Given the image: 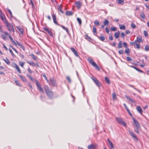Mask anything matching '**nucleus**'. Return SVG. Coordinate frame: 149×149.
Wrapping results in <instances>:
<instances>
[{"instance_id": "obj_10", "label": "nucleus", "mask_w": 149, "mask_h": 149, "mask_svg": "<svg viewBox=\"0 0 149 149\" xmlns=\"http://www.w3.org/2000/svg\"><path fill=\"white\" fill-rule=\"evenodd\" d=\"M43 29L45 31H47L49 34L50 36H52V33L50 29L47 27H44L43 28Z\"/></svg>"}, {"instance_id": "obj_12", "label": "nucleus", "mask_w": 149, "mask_h": 149, "mask_svg": "<svg viewBox=\"0 0 149 149\" xmlns=\"http://www.w3.org/2000/svg\"><path fill=\"white\" fill-rule=\"evenodd\" d=\"M52 18L53 19L54 22L57 25H58V22L56 21V15L54 14H52Z\"/></svg>"}, {"instance_id": "obj_40", "label": "nucleus", "mask_w": 149, "mask_h": 149, "mask_svg": "<svg viewBox=\"0 0 149 149\" xmlns=\"http://www.w3.org/2000/svg\"><path fill=\"white\" fill-rule=\"evenodd\" d=\"M61 26L63 28V29L65 30L67 32V33L68 32V28H66L63 25Z\"/></svg>"}, {"instance_id": "obj_57", "label": "nucleus", "mask_w": 149, "mask_h": 149, "mask_svg": "<svg viewBox=\"0 0 149 149\" xmlns=\"http://www.w3.org/2000/svg\"><path fill=\"white\" fill-rule=\"evenodd\" d=\"M109 144L111 146V148H114V147L112 143L111 142H110Z\"/></svg>"}, {"instance_id": "obj_27", "label": "nucleus", "mask_w": 149, "mask_h": 149, "mask_svg": "<svg viewBox=\"0 0 149 149\" xmlns=\"http://www.w3.org/2000/svg\"><path fill=\"white\" fill-rule=\"evenodd\" d=\"M95 146L93 145H89L88 146V149H93L95 148Z\"/></svg>"}, {"instance_id": "obj_6", "label": "nucleus", "mask_w": 149, "mask_h": 149, "mask_svg": "<svg viewBox=\"0 0 149 149\" xmlns=\"http://www.w3.org/2000/svg\"><path fill=\"white\" fill-rule=\"evenodd\" d=\"M91 79L98 86L100 87L101 86V84L96 78L94 77H91Z\"/></svg>"}, {"instance_id": "obj_47", "label": "nucleus", "mask_w": 149, "mask_h": 149, "mask_svg": "<svg viewBox=\"0 0 149 149\" xmlns=\"http://www.w3.org/2000/svg\"><path fill=\"white\" fill-rule=\"evenodd\" d=\"M120 36L122 38H124L125 36V35L123 32H122L120 33Z\"/></svg>"}, {"instance_id": "obj_18", "label": "nucleus", "mask_w": 149, "mask_h": 149, "mask_svg": "<svg viewBox=\"0 0 149 149\" xmlns=\"http://www.w3.org/2000/svg\"><path fill=\"white\" fill-rule=\"evenodd\" d=\"M120 33L119 31H118L114 33V36L116 38H118L119 37Z\"/></svg>"}, {"instance_id": "obj_56", "label": "nucleus", "mask_w": 149, "mask_h": 149, "mask_svg": "<svg viewBox=\"0 0 149 149\" xmlns=\"http://www.w3.org/2000/svg\"><path fill=\"white\" fill-rule=\"evenodd\" d=\"M124 2V0H118V2L119 4H121Z\"/></svg>"}, {"instance_id": "obj_24", "label": "nucleus", "mask_w": 149, "mask_h": 149, "mask_svg": "<svg viewBox=\"0 0 149 149\" xmlns=\"http://www.w3.org/2000/svg\"><path fill=\"white\" fill-rule=\"evenodd\" d=\"M66 14L67 15H71L73 14V13L70 11H67L66 13Z\"/></svg>"}, {"instance_id": "obj_15", "label": "nucleus", "mask_w": 149, "mask_h": 149, "mask_svg": "<svg viewBox=\"0 0 149 149\" xmlns=\"http://www.w3.org/2000/svg\"><path fill=\"white\" fill-rule=\"evenodd\" d=\"M70 49L72 50V51L73 52V53L75 55V56H76L77 57L79 56L77 54V52L73 48L71 47Z\"/></svg>"}, {"instance_id": "obj_4", "label": "nucleus", "mask_w": 149, "mask_h": 149, "mask_svg": "<svg viewBox=\"0 0 149 149\" xmlns=\"http://www.w3.org/2000/svg\"><path fill=\"white\" fill-rule=\"evenodd\" d=\"M36 84L39 90L42 93H43L44 91L43 88H42L41 85L37 80H35L34 82Z\"/></svg>"}, {"instance_id": "obj_64", "label": "nucleus", "mask_w": 149, "mask_h": 149, "mask_svg": "<svg viewBox=\"0 0 149 149\" xmlns=\"http://www.w3.org/2000/svg\"><path fill=\"white\" fill-rule=\"evenodd\" d=\"M67 79L68 80V81L69 82H71V80L70 79V77H67Z\"/></svg>"}, {"instance_id": "obj_34", "label": "nucleus", "mask_w": 149, "mask_h": 149, "mask_svg": "<svg viewBox=\"0 0 149 149\" xmlns=\"http://www.w3.org/2000/svg\"><path fill=\"white\" fill-rule=\"evenodd\" d=\"M111 29L113 31H116L117 30V28L115 27L112 26L111 27Z\"/></svg>"}, {"instance_id": "obj_44", "label": "nucleus", "mask_w": 149, "mask_h": 149, "mask_svg": "<svg viewBox=\"0 0 149 149\" xmlns=\"http://www.w3.org/2000/svg\"><path fill=\"white\" fill-rule=\"evenodd\" d=\"M77 21H78V22H79V24L80 25H81V19L79 18H77Z\"/></svg>"}, {"instance_id": "obj_61", "label": "nucleus", "mask_w": 149, "mask_h": 149, "mask_svg": "<svg viewBox=\"0 0 149 149\" xmlns=\"http://www.w3.org/2000/svg\"><path fill=\"white\" fill-rule=\"evenodd\" d=\"M125 97L126 98V99L128 100L129 101L131 99V98L126 95H125Z\"/></svg>"}, {"instance_id": "obj_16", "label": "nucleus", "mask_w": 149, "mask_h": 149, "mask_svg": "<svg viewBox=\"0 0 149 149\" xmlns=\"http://www.w3.org/2000/svg\"><path fill=\"white\" fill-rule=\"evenodd\" d=\"M136 109L137 111L141 114L142 113V109L140 106H137L136 107Z\"/></svg>"}, {"instance_id": "obj_32", "label": "nucleus", "mask_w": 149, "mask_h": 149, "mask_svg": "<svg viewBox=\"0 0 149 149\" xmlns=\"http://www.w3.org/2000/svg\"><path fill=\"white\" fill-rule=\"evenodd\" d=\"M112 97L113 100H115L116 99V95L115 93H113L112 94Z\"/></svg>"}, {"instance_id": "obj_62", "label": "nucleus", "mask_w": 149, "mask_h": 149, "mask_svg": "<svg viewBox=\"0 0 149 149\" xmlns=\"http://www.w3.org/2000/svg\"><path fill=\"white\" fill-rule=\"evenodd\" d=\"M2 37L3 38V39L4 40L6 39V37L3 34H1V35Z\"/></svg>"}, {"instance_id": "obj_39", "label": "nucleus", "mask_w": 149, "mask_h": 149, "mask_svg": "<svg viewBox=\"0 0 149 149\" xmlns=\"http://www.w3.org/2000/svg\"><path fill=\"white\" fill-rule=\"evenodd\" d=\"M145 49L146 51H148L149 50V45H146L145 47Z\"/></svg>"}, {"instance_id": "obj_55", "label": "nucleus", "mask_w": 149, "mask_h": 149, "mask_svg": "<svg viewBox=\"0 0 149 149\" xmlns=\"http://www.w3.org/2000/svg\"><path fill=\"white\" fill-rule=\"evenodd\" d=\"M43 77L45 78V79L46 80V81H47V82H48V80L47 78V77L45 74H43Z\"/></svg>"}, {"instance_id": "obj_28", "label": "nucleus", "mask_w": 149, "mask_h": 149, "mask_svg": "<svg viewBox=\"0 0 149 149\" xmlns=\"http://www.w3.org/2000/svg\"><path fill=\"white\" fill-rule=\"evenodd\" d=\"M109 23V21L108 20L105 19L103 22L104 26H105L107 25Z\"/></svg>"}, {"instance_id": "obj_20", "label": "nucleus", "mask_w": 149, "mask_h": 149, "mask_svg": "<svg viewBox=\"0 0 149 149\" xmlns=\"http://www.w3.org/2000/svg\"><path fill=\"white\" fill-rule=\"evenodd\" d=\"M3 60L7 64L9 65L10 64V62L7 58H6L5 59L3 58Z\"/></svg>"}, {"instance_id": "obj_3", "label": "nucleus", "mask_w": 149, "mask_h": 149, "mask_svg": "<svg viewBox=\"0 0 149 149\" xmlns=\"http://www.w3.org/2000/svg\"><path fill=\"white\" fill-rule=\"evenodd\" d=\"M88 60L89 63L91 64L92 66L98 70H100V69L98 66L94 62L93 60L91 58H89L88 59Z\"/></svg>"}, {"instance_id": "obj_9", "label": "nucleus", "mask_w": 149, "mask_h": 149, "mask_svg": "<svg viewBox=\"0 0 149 149\" xmlns=\"http://www.w3.org/2000/svg\"><path fill=\"white\" fill-rule=\"evenodd\" d=\"M13 44L16 47L19 46L23 50L24 49V47L19 42H18L17 41H15V43Z\"/></svg>"}, {"instance_id": "obj_7", "label": "nucleus", "mask_w": 149, "mask_h": 149, "mask_svg": "<svg viewBox=\"0 0 149 149\" xmlns=\"http://www.w3.org/2000/svg\"><path fill=\"white\" fill-rule=\"evenodd\" d=\"M133 123L135 126L136 127L138 128H140L141 126L138 122L134 118H132Z\"/></svg>"}, {"instance_id": "obj_35", "label": "nucleus", "mask_w": 149, "mask_h": 149, "mask_svg": "<svg viewBox=\"0 0 149 149\" xmlns=\"http://www.w3.org/2000/svg\"><path fill=\"white\" fill-rule=\"evenodd\" d=\"M129 49L128 48L126 47L125 50V52L127 54H129Z\"/></svg>"}, {"instance_id": "obj_51", "label": "nucleus", "mask_w": 149, "mask_h": 149, "mask_svg": "<svg viewBox=\"0 0 149 149\" xmlns=\"http://www.w3.org/2000/svg\"><path fill=\"white\" fill-rule=\"evenodd\" d=\"M15 83L16 84L19 86H20V84L19 83V82L17 80H15Z\"/></svg>"}, {"instance_id": "obj_23", "label": "nucleus", "mask_w": 149, "mask_h": 149, "mask_svg": "<svg viewBox=\"0 0 149 149\" xmlns=\"http://www.w3.org/2000/svg\"><path fill=\"white\" fill-rule=\"evenodd\" d=\"M19 77L23 81H26V80L25 79V77H23L22 75H19Z\"/></svg>"}, {"instance_id": "obj_26", "label": "nucleus", "mask_w": 149, "mask_h": 149, "mask_svg": "<svg viewBox=\"0 0 149 149\" xmlns=\"http://www.w3.org/2000/svg\"><path fill=\"white\" fill-rule=\"evenodd\" d=\"M27 77H29L33 83L35 82V80H36L34 79L29 74H27Z\"/></svg>"}, {"instance_id": "obj_58", "label": "nucleus", "mask_w": 149, "mask_h": 149, "mask_svg": "<svg viewBox=\"0 0 149 149\" xmlns=\"http://www.w3.org/2000/svg\"><path fill=\"white\" fill-rule=\"evenodd\" d=\"M9 50L10 52V53L12 54V55L13 56H14V54L12 50L10 49H9Z\"/></svg>"}, {"instance_id": "obj_2", "label": "nucleus", "mask_w": 149, "mask_h": 149, "mask_svg": "<svg viewBox=\"0 0 149 149\" xmlns=\"http://www.w3.org/2000/svg\"><path fill=\"white\" fill-rule=\"evenodd\" d=\"M116 120L118 124L121 125L124 127L126 126V123L122 118H116Z\"/></svg>"}, {"instance_id": "obj_33", "label": "nucleus", "mask_w": 149, "mask_h": 149, "mask_svg": "<svg viewBox=\"0 0 149 149\" xmlns=\"http://www.w3.org/2000/svg\"><path fill=\"white\" fill-rule=\"evenodd\" d=\"M140 16L143 19H144L145 17V16L144 14V13L143 12L141 13L140 14Z\"/></svg>"}, {"instance_id": "obj_52", "label": "nucleus", "mask_w": 149, "mask_h": 149, "mask_svg": "<svg viewBox=\"0 0 149 149\" xmlns=\"http://www.w3.org/2000/svg\"><path fill=\"white\" fill-rule=\"evenodd\" d=\"M136 43V41H135V40L134 42H131L130 43V44L131 45H135V44Z\"/></svg>"}, {"instance_id": "obj_11", "label": "nucleus", "mask_w": 149, "mask_h": 149, "mask_svg": "<svg viewBox=\"0 0 149 149\" xmlns=\"http://www.w3.org/2000/svg\"><path fill=\"white\" fill-rule=\"evenodd\" d=\"M128 131L130 133V134L133 138V139H134L135 140H138V139L134 133L131 131L130 130H128Z\"/></svg>"}, {"instance_id": "obj_38", "label": "nucleus", "mask_w": 149, "mask_h": 149, "mask_svg": "<svg viewBox=\"0 0 149 149\" xmlns=\"http://www.w3.org/2000/svg\"><path fill=\"white\" fill-rule=\"evenodd\" d=\"M9 38H10V40H11V42L13 43H15V41H14V40H13V38H12L11 36H10V35H9Z\"/></svg>"}, {"instance_id": "obj_59", "label": "nucleus", "mask_w": 149, "mask_h": 149, "mask_svg": "<svg viewBox=\"0 0 149 149\" xmlns=\"http://www.w3.org/2000/svg\"><path fill=\"white\" fill-rule=\"evenodd\" d=\"M62 8V7H61V6H60L59 7H58V10H60V11L61 13H63V11L61 10V9Z\"/></svg>"}, {"instance_id": "obj_63", "label": "nucleus", "mask_w": 149, "mask_h": 149, "mask_svg": "<svg viewBox=\"0 0 149 149\" xmlns=\"http://www.w3.org/2000/svg\"><path fill=\"white\" fill-rule=\"evenodd\" d=\"M8 12H9V14L11 16H12V12L9 9H7Z\"/></svg>"}, {"instance_id": "obj_22", "label": "nucleus", "mask_w": 149, "mask_h": 149, "mask_svg": "<svg viewBox=\"0 0 149 149\" xmlns=\"http://www.w3.org/2000/svg\"><path fill=\"white\" fill-rule=\"evenodd\" d=\"M27 63H28L30 65L32 66H35L36 65L35 64L33 61L30 62L27 61Z\"/></svg>"}, {"instance_id": "obj_19", "label": "nucleus", "mask_w": 149, "mask_h": 149, "mask_svg": "<svg viewBox=\"0 0 149 149\" xmlns=\"http://www.w3.org/2000/svg\"><path fill=\"white\" fill-rule=\"evenodd\" d=\"M16 28L18 29V30L20 32L22 33H23V31L22 29L21 28V27L20 26H17L16 27Z\"/></svg>"}, {"instance_id": "obj_60", "label": "nucleus", "mask_w": 149, "mask_h": 149, "mask_svg": "<svg viewBox=\"0 0 149 149\" xmlns=\"http://www.w3.org/2000/svg\"><path fill=\"white\" fill-rule=\"evenodd\" d=\"M119 53L120 54H122L123 53V50L122 49H120L118 51Z\"/></svg>"}, {"instance_id": "obj_17", "label": "nucleus", "mask_w": 149, "mask_h": 149, "mask_svg": "<svg viewBox=\"0 0 149 149\" xmlns=\"http://www.w3.org/2000/svg\"><path fill=\"white\" fill-rule=\"evenodd\" d=\"M0 16L1 19L3 21L4 20L5 22V20L6 19L4 15L2 13L0 14Z\"/></svg>"}, {"instance_id": "obj_14", "label": "nucleus", "mask_w": 149, "mask_h": 149, "mask_svg": "<svg viewBox=\"0 0 149 149\" xmlns=\"http://www.w3.org/2000/svg\"><path fill=\"white\" fill-rule=\"evenodd\" d=\"M135 41H136V43L137 42H138L139 43L142 42V37L140 36L137 37V39L135 40Z\"/></svg>"}, {"instance_id": "obj_36", "label": "nucleus", "mask_w": 149, "mask_h": 149, "mask_svg": "<svg viewBox=\"0 0 149 149\" xmlns=\"http://www.w3.org/2000/svg\"><path fill=\"white\" fill-rule=\"evenodd\" d=\"M93 32L95 33H97L96 29V27L94 26L93 27Z\"/></svg>"}, {"instance_id": "obj_30", "label": "nucleus", "mask_w": 149, "mask_h": 149, "mask_svg": "<svg viewBox=\"0 0 149 149\" xmlns=\"http://www.w3.org/2000/svg\"><path fill=\"white\" fill-rule=\"evenodd\" d=\"M105 79L106 82L109 84L110 83V81L109 80L108 78L107 77H105Z\"/></svg>"}, {"instance_id": "obj_53", "label": "nucleus", "mask_w": 149, "mask_h": 149, "mask_svg": "<svg viewBox=\"0 0 149 149\" xmlns=\"http://www.w3.org/2000/svg\"><path fill=\"white\" fill-rule=\"evenodd\" d=\"M106 31L107 33H109V29L108 27H106L105 28Z\"/></svg>"}, {"instance_id": "obj_41", "label": "nucleus", "mask_w": 149, "mask_h": 149, "mask_svg": "<svg viewBox=\"0 0 149 149\" xmlns=\"http://www.w3.org/2000/svg\"><path fill=\"white\" fill-rule=\"evenodd\" d=\"M94 23L95 25H99V22L97 20H95L94 22Z\"/></svg>"}, {"instance_id": "obj_31", "label": "nucleus", "mask_w": 149, "mask_h": 149, "mask_svg": "<svg viewBox=\"0 0 149 149\" xmlns=\"http://www.w3.org/2000/svg\"><path fill=\"white\" fill-rule=\"evenodd\" d=\"M140 128H137V127H136L134 129V131L136 132V133H137L138 134H139V130L140 129Z\"/></svg>"}, {"instance_id": "obj_49", "label": "nucleus", "mask_w": 149, "mask_h": 149, "mask_svg": "<svg viewBox=\"0 0 149 149\" xmlns=\"http://www.w3.org/2000/svg\"><path fill=\"white\" fill-rule=\"evenodd\" d=\"M131 26L133 28H135L136 27V25L134 23H132L131 24Z\"/></svg>"}, {"instance_id": "obj_50", "label": "nucleus", "mask_w": 149, "mask_h": 149, "mask_svg": "<svg viewBox=\"0 0 149 149\" xmlns=\"http://www.w3.org/2000/svg\"><path fill=\"white\" fill-rule=\"evenodd\" d=\"M136 45V47L138 49H139L140 48V45L138 43H136L135 44Z\"/></svg>"}, {"instance_id": "obj_37", "label": "nucleus", "mask_w": 149, "mask_h": 149, "mask_svg": "<svg viewBox=\"0 0 149 149\" xmlns=\"http://www.w3.org/2000/svg\"><path fill=\"white\" fill-rule=\"evenodd\" d=\"M122 47V42L121 41H120L119 42L118 47L119 49L121 48Z\"/></svg>"}, {"instance_id": "obj_48", "label": "nucleus", "mask_w": 149, "mask_h": 149, "mask_svg": "<svg viewBox=\"0 0 149 149\" xmlns=\"http://www.w3.org/2000/svg\"><path fill=\"white\" fill-rule=\"evenodd\" d=\"M127 60L128 61H132V59L129 57H127L126 58Z\"/></svg>"}, {"instance_id": "obj_8", "label": "nucleus", "mask_w": 149, "mask_h": 149, "mask_svg": "<svg viewBox=\"0 0 149 149\" xmlns=\"http://www.w3.org/2000/svg\"><path fill=\"white\" fill-rule=\"evenodd\" d=\"M49 85H52L53 86H56V83L55 81L52 78L48 80V82H47Z\"/></svg>"}, {"instance_id": "obj_25", "label": "nucleus", "mask_w": 149, "mask_h": 149, "mask_svg": "<svg viewBox=\"0 0 149 149\" xmlns=\"http://www.w3.org/2000/svg\"><path fill=\"white\" fill-rule=\"evenodd\" d=\"M120 29L121 30H124L125 28V26L124 25L119 24V25Z\"/></svg>"}, {"instance_id": "obj_5", "label": "nucleus", "mask_w": 149, "mask_h": 149, "mask_svg": "<svg viewBox=\"0 0 149 149\" xmlns=\"http://www.w3.org/2000/svg\"><path fill=\"white\" fill-rule=\"evenodd\" d=\"M5 23L6 24L8 30L10 31H12V29L14 30L13 26L12 25H10L7 20H5Z\"/></svg>"}, {"instance_id": "obj_45", "label": "nucleus", "mask_w": 149, "mask_h": 149, "mask_svg": "<svg viewBox=\"0 0 149 149\" xmlns=\"http://www.w3.org/2000/svg\"><path fill=\"white\" fill-rule=\"evenodd\" d=\"M99 38L100 39V40L102 41H104L105 40V38L103 36H102L100 37H99Z\"/></svg>"}, {"instance_id": "obj_43", "label": "nucleus", "mask_w": 149, "mask_h": 149, "mask_svg": "<svg viewBox=\"0 0 149 149\" xmlns=\"http://www.w3.org/2000/svg\"><path fill=\"white\" fill-rule=\"evenodd\" d=\"M20 65L22 67H23L24 65V63L23 62H19Z\"/></svg>"}, {"instance_id": "obj_46", "label": "nucleus", "mask_w": 149, "mask_h": 149, "mask_svg": "<svg viewBox=\"0 0 149 149\" xmlns=\"http://www.w3.org/2000/svg\"><path fill=\"white\" fill-rule=\"evenodd\" d=\"M143 34H144V35L145 36H148V33L146 31H143Z\"/></svg>"}, {"instance_id": "obj_21", "label": "nucleus", "mask_w": 149, "mask_h": 149, "mask_svg": "<svg viewBox=\"0 0 149 149\" xmlns=\"http://www.w3.org/2000/svg\"><path fill=\"white\" fill-rule=\"evenodd\" d=\"M15 67L16 69L17 70V72L19 73H21V71L19 66L17 64H15Z\"/></svg>"}, {"instance_id": "obj_29", "label": "nucleus", "mask_w": 149, "mask_h": 149, "mask_svg": "<svg viewBox=\"0 0 149 149\" xmlns=\"http://www.w3.org/2000/svg\"><path fill=\"white\" fill-rule=\"evenodd\" d=\"M85 38L89 41H91L92 40L91 38L88 35L85 36Z\"/></svg>"}, {"instance_id": "obj_13", "label": "nucleus", "mask_w": 149, "mask_h": 149, "mask_svg": "<svg viewBox=\"0 0 149 149\" xmlns=\"http://www.w3.org/2000/svg\"><path fill=\"white\" fill-rule=\"evenodd\" d=\"M75 4L77 8L79 9L81 6V3L79 1H76L75 2Z\"/></svg>"}, {"instance_id": "obj_42", "label": "nucleus", "mask_w": 149, "mask_h": 149, "mask_svg": "<svg viewBox=\"0 0 149 149\" xmlns=\"http://www.w3.org/2000/svg\"><path fill=\"white\" fill-rule=\"evenodd\" d=\"M30 56H31L32 58L34 60H36V58L35 56L33 54H31Z\"/></svg>"}, {"instance_id": "obj_1", "label": "nucleus", "mask_w": 149, "mask_h": 149, "mask_svg": "<svg viewBox=\"0 0 149 149\" xmlns=\"http://www.w3.org/2000/svg\"><path fill=\"white\" fill-rule=\"evenodd\" d=\"M44 88L47 96L50 98L52 97L53 96V93L50 88L47 86L45 85Z\"/></svg>"}, {"instance_id": "obj_54", "label": "nucleus", "mask_w": 149, "mask_h": 149, "mask_svg": "<svg viewBox=\"0 0 149 149\" xmlns=\"http://www.w3.org/2000/svg\"><path fill=\"white\" fill-rule=\"evenodd\" d=\"M3 26L0 24V32H3Z\"/></svg>"}]
</instances>
